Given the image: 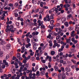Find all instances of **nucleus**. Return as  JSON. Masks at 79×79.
Returning <instances> with one entry per match:
<instances>
[{
    "label": "nucleus",
    "instance_id": "nucleus-1",
    "mask_svg": "<svg viewBox=\"0 0 79 79\" xmlns=\"http://www.w3.org/2000/svg\"><path fill=\"white\" fill-rule=\"evenodd\" d=\"M13 29V26L11 25L10 26L9 28H6L5 30V31L6 32H8L9 33H10V31L12 33H14V30H12Z\"/></svg>",
    "mask_w": 79,
    "mask_h": 79
},
{
    "label": "nucleus",
    "instance_id": "nucleus-2",
    "mask_svg": "<svg viewBox=\"0 0 79 79\" xmlns=\"http://www.w3.org/2000/svg\"><path fill=\"white\" fill-rule=\"evenodd\" d=\"M64 8H65V11H68V10H70V12L71 13L72 12V8L71 7H69V8H68L67 7V5L65 4L64 5Z\"/></svg>",
    "mask_w": 79,
    "mask_h": 79
},
{
    "label": "nucleus",
    "instance_id": "nucleus-3",
    "mask_svg": "<svg viewBox=\"0 0 79 79\" xmlns=\"http://www.w3.org/2000/svg\"><path fill=\"white\" fill-rule=\"evenodd\" d=\"M44 21H50L51 19L50 18V16L48 15H47L46 17H44Z\"/></svg>",
    "mask_w": 79,
    "mask_h": 79
},
{
    "label": "nucleus",
    "instance_id": "nucleus-4",
    "mask_svg": "<svg viewBox=\"0 0 79 79\" xmlns=\"http://www.w3.org/2000/svg\"><path fill=\"white\" fill-rule=\"evenodd\" d=\"M43 23H44V22L42 21H41L40 20H38L37 21V23H38V25L40 26L43 24Z\"/></svg>",
    "mask_w": 79,
    "mask_h": 79
},
{
    "label": "nucleus",
    "instance_id": "nucleus-5",
    "mask_svg": "<svg viewBox=\"0 0 79 79\" xmlns=\"http://www.w3.org/2000/svg\"><path fill=\"white\" fill-rule=\"evenodd\" d=\"M56 40L57 41L60 42L61 41V37L60 35L57 36L56 37Z\"/></svg>",
    "mask_w": 79,
    "mask_h": 79
},
{
    "label": "nucleus",
    "instance_id": "nucleus-6",
    "mask_svg": "<svg viewBox=\"0 0 79 79\" xmlns=\"http://www.w3.org/2000/svg\"><path fill=\"white\" fill-rule=\"evenodd\" d=\"M52 36V33H49L48 35L47 36V38H49L50 40H52L53 39V37L51 36Z\"/></svg>",
    "mask_w": 79,
    "mask_h": 79
},
{
    "label": "nucleus",
    "instance_id": "nucleus-7",
    "mask_svg": "<svg viewBox=\"0 0 79 79\" xmlns=\"http://www.w3.org/2000/svg\"><path fill=\"white\" fill-rule=\"evenodd\" d=\"M66 76L65 73H63L61 74V78L62 79H66Z\"/></svg>",
    "mask_w": 79,
    "mask_h": 79
},
{
    "label": "nucleus",
    "instance_id": "nucleus-8",
    "mask_svg": "<svg viewBox=\"0 0 79 79\" xmlns=\"http://www.w3.org/2000/svg\"><path fill=\"white\" fill-rule=\"evenodd\" d=\"M65 70L67 72H70L71 71V69L68 67H67L65 69Z\"/></svg>",
    "mask_w": 79,
    "mask_h": 79
},
{
    "label": "nucleus",
    "instance_id": "nucleus-9",
    "mask_svg": "<svg viewBox=\"0 0 79 79\" xmlns=\"http://www.w3.org/2000/svg\"><path fill=\"white\" fill-rule=\"evenodd\" d=\"M8 13V11H2V14L3 15H2V17H5V14H6V13Z\"/></svg>",
    "mask_w": 79,
    "mask_h": 79
},
{
    "label": "nucleus",
    "instance_id": "nucleus-10",
    "mask_svg": "<svg viewBox=\"0 0 79 79\" xmlns=\"http://www.w3.org/2000/svg\"><path fill=\"white\" fill-rule=\"evenodd\" d=\"M4 9L5 10H8V12H10V10H11V7H5L4 8Z\"/></svg>",
    "mask_w": 79,
    "mask_h": 79
},
{
    "label": "nucleus",
    "instance_id": "nucleus-11",
    "mask_svg": "<svg viewBox=\"0 0 79 79\" xmlns=\"http://www.w3.org/2000/svg\"><path fill=\"white\" fill-rule=\"evenodd\" d=\"M31 43H29L28 44H27L25 45V47L26 48H28L29 47H31Z\"/></svg>",
    "mask_w": 79,
    "mask_h": 79
},
{
    "label": "nucleus",
    "instance_id": "nucleus-12",
    "mask_svg": "<svg viewBox=\"0 0 79 79\" xmlns=\"http://www.w3.org/2000/svg\"><path fill=\"white\" fill-rule=\"evenodd\" d=\"M54 69L56 71H58V68L56 65H55L54 67Z\"/></svg>",
    "mask_w": 79,
    "mask_h": 79
},
{
    "label": "nucleus",
    "instance_id": "nucleus-13",
    "mask_svg": "<svg viewBox=\"0 0 79 79\" xmlns=\"http://www.w3.org/2000/svg\"><path fill=\"white\" fill-rule=\"evenodd\" d=\"M66 21V18L65 17H63L61 19V21L62 23H64V22H65Z\"/></svg>",
    "mask_w": 79,
    "mask_h": 79
},
{
    "label": "nucleus",
    "instance_id": "nucleus-14",
    "mask_svg": "<svg viewBox=\"0 0 79 79\" xmlns=\"http://www.w3.org/2000/svg\"><path fill=\"white\" fill-rule=\"evenodd\" d=\"M50 54L51 55H54L55 54V52L53 51H51Z\"/></svg>",
    "mask_w": 79,
    "mask_h": 79
},
{
    "label": "nucleus",
    "instance_id": "nucleus-15",
    "mask_svg": "<svg viewBox=\"0 0 79 79\" xmlns=\"http://www.w3.org/2000/svg\"><path fill=\"white\" fill-rule=\"evenodd\" d=\"M69 24H73V25H74V24H75V22H73L72 21H69Z\"/></svg>",
    "mask_w": 79,
    "mask_h": 79
},
{
    "label": "nucleus",
    "instance_id": "nucleus-16",
    "mask_svg": "<svg viewBox=\"0 0 79 79\" xmlns=\"http://www.w3.org/2000/svg\"><path fill=\"white\" fill-rule=\"evenodd\" d=\"M71 42V39H69L66 40V42L67 44H69V43Z\"/></svg>",
    "mask_w": 79,
    "mask_h": 79
},
{
    "label": "nucleus",
    "instance_id": "nucleus-17",
    "mask_svg": "<svg viewBox=\"0 0 79 79\" xmlns=\"http://www.w3.org/2000/svg\"><path fill=\"white\" fill-rule=\"evenodd\" d=\"M72 17V15L71 14H69V15H68L67 16V19H68L69 18H71Z\"/></svg>",
    "mask_w": 79,
    "mask_h": 79
},
{
    "label": "nucleus",
    "instance_id": "nucleus-18",
    "mask_svg": "<svg viewBox=\"0 0 79 79\" xmlns=\"http://www.w3.org/2000/svg\"><path fill=\"white\" fill-rule=\"evenodd\" d=\"M36 76H40V72L39 71H38L36 72Z\"/></svg>",
    "mask_w": 79,
    "mask_h": 79
},
{
    "label": "nucleus",
    "instance_id": "nucleus-19",
    "mask_svg": "<svg viewBox=\"0 0 79 79\" xmlns=\"http://www.w3.org/2000/svg\"><path fill=\"white\" fill-rule=\"evenodd\" d=\"M11 47V44H9L6 45L7 48V49H9L10 47Z\"/></svg>",
    "mask_w": 79,
    "mask_h": 79
},
{
    "label": "nucleus",
    "instance_id": "nucleus-20",
    "mask_svg": "<svg viewBox=\"0 0 79 79\" xmlns=\"http://www.w3.org/2000/svg\"><path fill=\"white\" fill-rule=\"evenodd\" d=\"M64 24H65L66 27H68V22H65Z\"/></svg>",
    "mask_w": 79,
    "mask_h": 79
},
{
    "label": "nucleus",
    "instance_id": "nucleus-21",
    "mask_svg": "<svg viewBox=\"0 0 79 79\" xmlns=\"http://www.w3.org/2000/svg\"><path fill=\"white\" fill-rule=\"evenodd\" d=\"M54 45L55 46H57V47H59L60 46V45L58 44L57 43H56L54 44Z\"/></svg>",
    "mask_w": 79,
    "mask_h": 79
},
{
    "label": "nucleus",
    "instance_id": "nucleus-22",
    "mask_svg": "<svg viewBox=\"0 0 79 79\" xmlns=\"http://www.w3.org/2000/svg\"><path fill=\"white\" fill-rule=\"evenodd\" d=\"M26 39H27L26 40L27 43L30 42V39H29L28 38H26Z\"/></svg>",
    "mask_w": 79,
    "mask_h": 79
},
{
    "label": "nucleus",
    "instance_id": "nucleus-23",
    "mask_svg": "<svg viewBox=\"0 0 79 79\" xmlns=\"http://www.w3.org/2000/svg\"><path fill=\"white\" fill-rule=\"evenodd\" d=\"M3 51H1L0 52V56L1 57H3Z\"/></svg>",
    "mask_w": 79,
    "mask_h": 79
},
{
    "label": "nucleus",
    "instance_id": "nucleus-24",
    "mask_svg": "<svg viewBox=\"0 0 79 79\" xmlns=\"http://www.w3.org/2000/svg\"><path fill=\"white\" fill-rule=\"evenodd\" d=\"M61 74L60 73L59 74H58V79H61Z\"/></svg>",
    "mask_w": 79,
    "mask_h": 79
},
{
    "label": "nucleus",
    "instance_id": "nucleus-25",
    "mask_svg": "<svg viewBox=\"0 0 79 79\" xmlns=\"http://www.w3.org/2000/svg\"><path fill=\"white\" fill-rule=\"evenodd\" d=\"M54 8H55L54 10L55 11H56V13H58V8H56L55 7H54Z\"/></svg>",
    "mask_w": 79,
    "mask_h": 79
},
{
    "label": "nucleus",
    "instance_id": "nucleus-26",
    "mask_svg": "<svg viewBox=\"0 0 79 79\" xmlns=\"http://www.w3.org/2000/svg\"><path fill=\"white\" fill-rule=\"evenodd\" d=\"M15 6H19V3L18 2H16L15 5Z\"/></svg>",
    "mask_w": 79,
    "mask_h": 79
},
{
    "label": "nucleus",
    "instance_id": "nucleus-27",
    "mask_svg": "<svg viewBox=\"0 0 79 79\" xmlns=\"http://www.w3.org/2000/svg\"><path fill=\"white\" fill-rule=\"evenodd\" d=\"M41 74L42 76H43L45 74V72L44 71H42L41 72Z\"/></svg>",
    "mask_w": 79,
    "mask_h": 79
},
{
    "label": "nucleus",
    "instance_id": "nucleus-28",
    "mask_svg": "<svg viewBox=\"0 0 79 79\" xmlns=\"http://www.w3.org/2000/svg\"><path fill=\"white\" fill-rule=\"evenodd\" d=\"M16 56L17 58H19L21 56V54L19 53H17V54Z\"/></svg>",
    "mask_w": 79,
    "mask_h": 79
},
{
    "label": "nucleus",
    "instance_id": "nucleus-29",
    "mask_svg": "<svg viewBox=\"0 0 79 79\" xmlns=\"http://www.w3.org/2000/svg\"><path fill=\"white\" fill-rule=\"evenodd\" d=\"M24 66L26 67L27 68H28V66L29 65V63L25 64H24Z\"/></svg>",
    "mask_w": 79,
    "mask_h": 79
},
{
    "label": "nucleus",
    "instance_id": "nucleus-30",
    "mask_svg": "<svg viewBox=\"0 0 79 79\" xmlns=\"http://www.w3.org/2000/svg\"><path fill=\"white\" fill-rule=\"evenodd\" d=\"M11 23H12V21H10L9 22H6V24H7V25H8V24H11Z\"/></svg>",
    "mask_w": 79,
    "mask_h": 79
},
{
    "label": "nucleus",
    "instance_id": "nucleus-31",
    "mask_svg": "<svg viewBox=\"0 0 79 79\" xmlns=\"http://www.w3.org/2000/svg\"><path fill=\"white\" fill-rule=\"evenodd\" d=\"M24 68V65H21V67H20V69H23Z\"/></svg>",
    "mask_w": 79,
    "mask_h": 79
},
{
    "label": "nucleus",
    "instance_id": "nucleus-32",
    "mask_svg": "<svg viewBox=\"0 0 79 79\" xmlns=\"http://www.w3.org/2000/svg\"><path fill=\"white\" fill-rule=\"evenodd\" d=\"M61 70L62 71H63V72H64V68L63 67H61Z\"/></svg>",
    "mask_w": 79,
    "mask_h": 79
},
{
    "label": "nucleus",
    "instance_id": "nucleus-33",
    "mask_svg": "<svg viewBox=\"0 0 79 79\" xmlns=\"http://www.w3.org/2000/svg\"><path fill=\"white\" fill-rule=\"evenodd\" d=\"M33 46H36L37 45V43H35V42H33Z\"/></svg>",
    "mask_w": 79,
    "mask_h": 79
},
{
    "label": "nucleus",
    "instance_id": "nucleus-34",
    "mask_svg": "<svg viewBox=\"0 0 79 79\" xmlns=\"http://www.w3.org/2000/svg\"><path fill=\"white\" fill-rule=\"evenodd\" d=\"M63 50V49H62V48H60L58 50V52H61Z\"/></svg>",
    "mask_w": 79,
    "mask_h": 79
},
{
    "label": "nucleus",
    "instance_id": "nucleus-35",
    "mask_svg": "<svg viewBox=\"0 0 79 79\" xmlns=\"http://www.w3.org/2000/svg\"><path fill=\"white\" fill-rule=\"evenodd\" d=\"M29 34H30V32H28L27 34L25 35V36L26 37H28L29 35Z\"/></svg>",
    "mask_w": 79,
    "mask_h": 79
},
{
    "label": "nucleus",
    "instance_id": "nucleus-36",
    "mask_svg": "<svg viewBox=\"0 0 79 79\" xmlns=\"http://www.w3.org/2000/svg\"><path fill=\"white\" fill-rule=\"evenodd\" d=\"M45 47L46 46H45L44 47L42 46L41 48L42 49V50H45Z\"/></svg>",
    "mask_w": 79,
    "mask_h": 79
},
{
    "label": "nucleus",
    "instance_id": "nucleus-37",
    "mask_svg": "<svg viewBox=\"0 0 79 79\" xmlns=\"http://www.w3.org/2000/svg\"><path fill=\"white\" fill-rule=\"evenodd\" d=\"M23 63H26L27 61L25 60H23Z\"/></svg>",
    "mask_w": 79,
    "mask_h": 79
},
{
    "label": "nucleus",
    "instance_id": "nucleus-38",
    "mask_svg": "<svg viewBox=\"0 0 79 79\" xmlns=\"http://www.w3.org/2000/svg\"><path fill=\"white\" fill-rule=\"evenodd\" d=\"M39 17V15L38 14H36L34 16H33V18H35H35L37 17Z\"/></svg>",
    "mask_w": 79,
    "mask_h": 79
},
{
    "label": "nucleus",
    "instance_id": "nucleus-39",
    "mask_svg": "<svg viewBox=\"0 0 79 79\" xmlns=\"http://www.w3.org/2000/svg\"><path fill=\"white\" fill-rule=\"evenodd\" d=\"M41 62L42 63H45V62H46V61L45 60H42Z\"/></svg>",
    "mask_w": 79,
    "mask_h": 79
},
{
    "label": "nucleus",
    "instance_id": "nucleus-40",
    "mask_svg": "<svg viewBox=\"0 0 79 79\" xmlns=\"http://www.w3.org/2000/svg\"><path fill=\"white\" fill-rule=\"evenodd\" d=\"M29 76H30V77L31 79V77H32V74L31 73H30L29 74Z\"/></svg>",
    "mask_w": 79,
    "mask_h": 79
},
{
    "label": "nucleus",
    "instance_id": "nucleus-41",
    "mask_svg": "<svg viewBox=\"0 0 79 79\" xmlns=\"http://www.w3.org/2000/svg\"><path fill=\"white\" fill-rule=\"evenodd\" d=\"M5 68V65L4 64L2 65V69H4Z\"/></svg>",
    "mask_w": 79,
    "mask_h": 79
},
{
    "label": "nucleus",
    "instance_id": "nucleus-42",
    "mask_svg": "<svg viewBox=\"0 0 79 79\" xmlns=\"http://www.w3.org/2000/svg\"><path fill=\"white\" fill-rule=\"evenodd\" d=\"M51 21H52V22H50V23L51 24H53V23H54V20H51Z\"/></svg>",
    "mask_w": 79,
    "mask_h": 79
},
{
    "label": "nucleus",
    "instance_id": "nucleus-43",
    "mask_svg": "<svg viewBox=\"0 0 79 79\" xmlns=\"http://www.w3.org/2000/svg\"><path fill=\"white\" fill-rule=\"evenodd\" d=\"M57 76L56 73H54L52 74V76Z\"/></svg>",
    "mask_w": 79,
    "mask_h": 79
},
{
    "label": "nucleus",
    "instance_id": "nucleus-44",
    "mask_svg": "<svg viewBox=\"0 0 79 79\" xmlns=\"http://www.w3.org/2000/svg\"><path fill=\"white\" fill-rule=\"evenodd\" d=\"M4 42H5V41H2L1 42V45H4Z\"/></svg>",
    "mask_w": 79,
    "mask_h": 79
},
{
    "label": "nucleus",
    "instance_id": "nucleus-45",
    "mask_svg": "<svg viewBox=\"0 0 79 79\" xmlns=\"http://www.w3.org/2000/svg\"><path fill=\"white\" fill-rule=\"evenodd\" d=\"M8 6H13V4L12 3H10L9 4H8Z\"/></svg>",
    "mask_w": 79,
    "mask_h": 79
},
{
    "label": "nucleus",
    "instance_id": "nucleus-46",
    "mask_svg": "<svg viewBox=\"0 0 79 79\" xmlns=\"http://www.w3.org/2000/svg\"><path fill=\"white\" fill-rule=\"evenodd\" d=\"M15 77H16V75H14V76H13L12 77V79H15Z\"/></svg>",
    "mask_w": 79,
    "mask_h": 79
},
{
    "label": "nucleus",
    "instance_id": "nucleus-47",
    "mask_svg": "<svg viewBox=\"0 0 79 79\" xmlns=\"http://www.w3.org/2000/svg\"><path fill=\"white\" fill-rule=\"evenodd\" d=\"M63 52H60L59 54L60 56H63Z\"/></svg>",
    "mask_w": 79,
    "mask_h": 79
},
{
    "label": "nucleus",
    "instance_id": "nucleus-48",
    "mask_svg": "<svg viewBox=\"0 0 79 79\" xmlns=\"http://www.w3.org/2000/svg\"><path fill=\"white\" fill-rule=\"evenodd\" d=\"M21 49L22 50H24V49H25V47L24 46H22L21 48Z\"/></svg>",
    "mask_w": 79,
    "mask_h": 79
},
{
    "label": "nucleus",
    "instance_id": "nucleus-49",
    "mask_svg": "<svg viewBox=\"0 0 79 79\" xmlns=\"http://www.w3.org/2000/svg\"><path fill=\"white\" fill-rule=\"evenodd\" d=\"M19 22H17L16 23V25L17 26H19Z\"/></svg>",
    "mask_w": 79,
    "mask_h": 79
},
{
    "label": "nucleus",
    "instance_id": "nucleus-50",
    "mask_svg": "<svg viewBox=\"0 0 79 79\" xmlns=\"http://www.w3.org/2000/svg\"><path fill=\"white\" fill-rule=\"evenodd\" d=\"M43 3H42V2H41L40 3V6L41 7H43Z\"/></svg>",
    "mask_w": 79,
    "mask_h": 79
},
{
    "label": "nucleus",
    "instance_id": "nucleus-51",
    "mask_svg": "<svg viewBox=\"0 0 79 79\" xmlns=\"http://www.w3.org/2000/svg\"><path fill=\"white\" fill-rule=\"evenodd\" d=\"M48 61H49L50 62H51V61H52V57H50V58L49 59H48Z\"/></svg>",
    "mask_w": 79,
    "mask_h": 79
},
{
    "label": "nucleus",
    "instance_id": "nucleus-52",
    "mask_svg": "<svg viewBox=\"0 0 79 79\" xmlns=\"http://www.w3.org/2000/svg\"><path fill=\"white\" fill-rule=\"evenodd\" d=\"M72 55L70 54L68 55V57H69V58H71V57H72Z\"/></svg>",
    "mask_w": 79,
    "mask_h": 79
},
{
    "label": "nucleus",
    "instance_id": "nucleus-53",
    "mask_svg": "<svg viewBox=\"0 0 79 79\" xmlns=\"http://www.w3.org/2000/svg\"><path fill=\"white\" fill-rule=\"evenodd\" d=\"M65 48H69V44H68L66 45L65 46Z\"/></svg>",
    "mask_w": 79,
    "mask_h": 79
},
{
    "label": "nucleus",
    "instance_id": "nucleus-54",
    "mask_svg": "<svg viewBox=\"0 0 79 79\" xmlns=\"http://www.w3.org/2000/svg\"><path fill=\"white\" fill-rule=\"evenodd\" d=\"M71 61L73 63H74V64H76V61L73 60H72Z\"/></svg>",
    "mask_w": 79,
    "mask_h": 79
},
{
    "label": "nucleus",
    "instance_id": "nucleus-55",
    "mask_svg": "<svg viewBox=\"0 0 79 79\" xmlns=\"http://www.w3.org/2000/svg\"><path fill=\"white\" fill-rule=\"evenodd\" d=\"M70 11H71V10H67V14H69V13H70Z\"/></svg>",
    "mask_w": 79,
    "mask_h": 79
},
{
    "label": "nucleus",
    "instance_id": "nucleus-56",
    "mask_svg": "<svg viewBox=\"0 0 79 79\" xmlns=\"http://www.w3.org/2000/svg\"><path fill=\"white\" fill-rule=\"evenodd\" d=\"M32 71H34V72H35V70L34 69V67H33L32 68Z\"/></svg>",
    "mask_w": 79,
    "mask_h": 79
},
{
    "label": "nucleus",
    "instance_id": "nucleus-57",
    "mask_svg": "<svg viewBox=\"0 0 79 79\" xmlns=\"http://www.w3.org/2000/svg\"><path fill=\"white\" fill-rule=\"evenodd\" d=\"M60 26V23H57L56 24V26L57 27H59Z\"/></svg>",
    "mask_w": 79,
    "mask_h": 79
},
{
    "label": "nucleus",
    "instance_id": "nucleus-58",
    "mask_svg": "<svg viewBox=\"0 0 79 79\" xmlns=\"http://www.w3.org/2000/svg\"><path fill=\"white\" fill-rule=\"evenodd\" d=\"M32 79H35V76H33L31 77V78Z\"/></svg>",
    "mask_w": 79,
    "mask_h": 79
},
{
    "label": "nucleus",
    "instance_id": "nucleus-59",
    "mask_svg": "<svg viewBox=\"0 0 79 79\" xmlns=\"http://www.w3.org/2000/svg\"><path fill=\"white\" fill-rule=\"evenodd\" d=\"M41 27H42V28H44L45 27V26H44V25L42 24L41 25Z\"/></svg>",
    "mask_w": 79,
    "mask_h": 79
},
{
    "label": "nucleus",
    "instance_id": "nucleus-60",
    "mask_svg": "<svg viewBox=\"0 0 79 79\" xmlns=\"http://www.w3.org/2000/svg\"><path fill=\"white\" fill-rule=\"evenodd\" d=\"M26 73H27V74H29V73H30V70H27L26 71Z\"/></svg>",
    "mask_w": 79,
    "mask_h": 79
},
{
    "label": "nucleus",
    "instance_id": "nucleus-61",
    "mask_svg": "<svg viewBox=\"0 0 79 79\" xmlns=\"http://www.w3.org/2000/svg\"><path fill=\"white\" fill-rule=\"evenodd\" d=\"M34 52H33L32 53V52H31L30 53V55L31 56H33V55H34Z\"/></svg>",
    "mask_w": 79,
    "mask_h": 79
},
{
    "label": "nucleus",
    "instance_id": "nucleus-62",
    "mask_svg": "<svg viewBox=\"0 0 79 79\" xmlns=\"http://www.w3.org/2000/svg\"><path fill=\"white\" fill-rule=\"evenodd\" d=\"M37 69H38V66H36V67L35 68V71H37Z\"/></svg>",
    "mask_w": 79,
    "mask_h": 79
},
{
    "label": "nucleus",
    "instance_id": "nucleus-63",
    "mask_svg": "<svg viewBox=\"0 0 79 79\" xmlns=\"http://www.w3.org/2000/svg\"><path fill=\"white\" fill-rule=\"evenodd\" d=\"M64 48V45H63L61 47V48L63 50V48Z\"/></svg>",
    "mask_w": 79,
    "mask_h": 79
},
{
    "label": "nucleus",
    "instance_id": "nucleus-64",
    "mask_svg": "<svg viewBox=\"0 0 79 79\" xmlns=\"http://www.w3.org/2000/svg\"><path fill=\"white\" fill-rule=\"evenodd\" d=\"M60 63H63V60H61L60 61Z\"/></svg>",
    "mask_w": 79,
    "mask_h": 79
}]
</instances>
